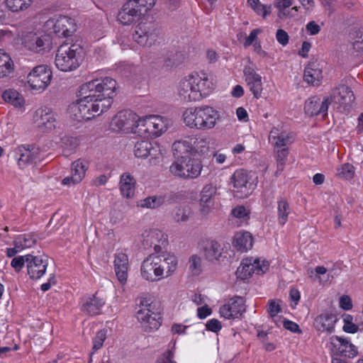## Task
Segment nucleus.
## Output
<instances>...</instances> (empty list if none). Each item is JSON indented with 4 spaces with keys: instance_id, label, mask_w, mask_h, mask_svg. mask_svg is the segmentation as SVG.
<instances>
[{
    "instance_id": "7ed1b4c3",
    "label": "nucleus",
    "mask_w": 363,
    "mask_h": 363,
    "mask_svg": "<svg viewBox=\"0 0 363 363\" xmlns=\"http://www.w3.org/2000/svg\"><path fill=\"white\" fill-rule=\"evenodd\" d=\"M111 106L110 99L99 104L97 100L94 101L80 97L68 106L67 111L70 117L76 121H89L107 111Z\"/></svg>"
},
{
    "instance_id": "39448f33",
    "label": "nucleus",
    "mask_w": 363,
    "mask_h": 363,
    "mask_svg": "<svg viewBox=\"0 0 363 363\" xmlns=\"http://www.w3.org/2000/svg\"><path fill=\"white\" fill-rule=\"evenodd\" d=\"M172 150L177 153H189L203 158L211 154L209 140L205 137L195 135H188L175 141L172 145Z\"/></svg>"
},
{
    "instance_id": "8fccbe9b",
    "label": "nucleus",
    "mask_w": 363,
    "mask_h": 363,
    "mask_svg": "<svg viewBox=\"0 0 363 363\" xmlns=\"http://www.w3.org/2000/svg\"><path fill=\"white\" fill-rule=\"evenodd\" d=\"M189 269L194 276H198L203 271L202 259L197 255H191L189 259Z\"/></svg>"
},
{
    "instance_id": "3c124183",
    "label": "nucleus",
    "mask_w": 363,
    "mask_h": 363,
    "mask_svg": "<svg viewBox=\"0 0 363 363\" xmlns=\"http://www.w3.org/2000/svg\"><path fill=\"white\" fill-rule=\"evenodd\" d=\"M16 245L23 250L25 248L31 247L35 245L36 240L32 234L20 235L16 240Z\"/></svg>"
},
{
    "instance_id": "f03ea898",
    "label": "nucleus",
    "mask_w": 363,
    "mask_h": 363,
    "mask_svg": "<svg viewBox=\"0 0 363 363\" xmlns=\"http://www.w3.org/2000/svg\"><path fill=\"white\" fill-rule=\"evenodd\" d=\"M182 119L190 129L207 131L216 127L220 121V114L211 106L200 105L186 108L182 113Z\"/></svg>"
},
{
    "instance_id": "f704fd0d",
    "label": "nucleus",
    "mask_w": 363,
    "mask_h": 363,
    "mask_svg": "<svg viewBox=\"0 0 363 363\" xmlns=\"http://www.w3.org/2000/svg\"><path fill=\"white\" fill-rule=\"evenodd\" d=\"M1 97L3 100L21 111L26 110V101L21 93L15 89H8L4 91Z\"/></svg>"
},
{
    "instance_id": "e433bc0d",
    "label": "nucleus",
    "mask_w": 363,
    "mask_h": 363,
    "mask_svg": "<svg viewBox=\"0 0 363 363\" xmlns=\"http://www.w3.org/2000/svg\"><path fill=\"white\" fill-rule=\"evenodd\" d=\"M303 77L308 84L318 86L323 79L322 69L316 62H309L305 68Z\"/></svg>"
},
{
    "instance_id": "13d9d810",
    "label": "nucleus",
    "mask_w": 363,
    "mask_h": 363,
    "mask_svg": "<svg viewBox=\"0 0 363 363\" xmlns=\"http://www.w3.org/2000/svg\"><path fill=\"white\" fill-rule=\"evenodd\" d=\"M106 338V333L105 330H101L97 332L96 335L93 339V352H91V355L102 347Z\"/></svg>"
},
{
    "instance_id": "423d86ee",
    "label": "nucleus",
    "mask_w": 363,
    "mask_h": 363,
    "mask_svg": "<svg viewBox=\"0 0 363 363\" xmlns=\"http://www.w3.org/2000/svg\"><path fill=\"white\" fill-rule=\"evenodd\" d=\"M202 169L201 162L190 156L179 157L169 166L172 175L185 179L197 178Z\"/></svg>"
},
{
    "instance_id": "338daca9",
    "label": "nucleus",
    "mask_w": 363,
    "mask_h": 363,
    "mask_svg": "<svg viewBox=\"0 0 363 363\" xmlns=\"http://www.w3.org/2000/svg\"><path fill=\"white\" fill-rule=\"evenodd\" d=\"M261 33L262 30L260 28L253 29L243 42L244 47L247 48L251 45H253L255 42H256L255 40L257 38L258 35Z\"/></svg>"
},
{
    "instance_id": "dca6fc26",
    "label": "nucleus",
    "mask_w": 363,
    "mask_h": 363,
    "mask_svg": "<svg viewBox=\"0 0 363 363\" xmlns=\"http://www.w3.org/2000/svg\"><path fill=\"white\" fill-rule=\"evenodd\" d=\"M56 113L46 106L38 108L34 113L33 121L36 126L43 132L54 130L57 124Z\"/></svg>"
},
{
    "instance_id": "e2e57ef3",
    "label": "nucleus",
    "mask_w": 363,
    "mask_h": 363,
    "mask_svg": "<svg viewBox=\"0 0 363 363\" xmlns=\"http://www.w3.org/2000/svg\"><path fill=\"white\" fill-rule=\"evenodd\" d=\"M277 167L279 170H283L285 164V161L288 156L287 148H277Z\"/></svg>"
},
{
    "instance_id": "5fc2aeb1",
    "label": "nucleus",
    "mask_w": 363,
    "mask_h": 363,
    "mask_svg": "<svg viewBox=\"0 0 363 363\" xmlns=\"http://www.w3.org/2000/svg\"><path fill=\"white\" fill-rule=\"evenodd\" d=\"M293 4V0H275L274 6L279 11V16L281 17H294V14H290V12L286 11V9L289 8Z\"/></svg>"
},
{
    "instance_id": "6ab92c4d",
    "label": "nucleus",
    "mask_w": 363,
    "mask_h": 363,
    "mask_svg": "<svg viewBox=\"0 0 363 363\" xmlns=\"http://www.w3.org/2000/svg\"><path fill=\"white\" fill-rule=\"evenodd\" d=\"M141 277L147 281L155 282L162 280L156 254L150 255L142 262L140 267Z\"/></svg>"
},
{
    "instance_id": "de8ad7c7",
    "label": "nucleus",
    "mask_w": 363,
    "mask_h": 363,
    "mask_svg": "<svg viewBox=\"0 0 363 363\" xmlns=\"http://www.w3.org/2000/svg\"><path fill=\"white\" fill-rule=\"evenodd\" d=\"M354 167L350 163H345L340 165L336 169L335 175L344 180H350L354 176Z\"/></svg>"
},
{
    "instance_id": "a19ab883",
    "label": "nucleus",
    "mask_w": 363,
    "mask_h": 363,
    "mask_svg": "<svg viewBox=\"0 0 363 363\" xmlns=\"http://www.w3.org/2000/svg\"><path fill=\"white\" fill-rule=\"evenodd\" d=\"M120 190L123 197L131 198L134 196L135 180L129 173H124L120 178Z\"/></svg>"
},
{
    "instance_id": "2eb2a0df",
    "label": "nucleus",
    "mask_w": 363,
    "mask_h": 363,
    "mask_svg": "<svg viewBox=\"0 0 363 363\" xmlns=\"http://www.w3.org/2000/svg\"><path fill=\"white\" fill-rule=\"evenodd\" d=\"M45 28L59 37H67L75 30L74 21L66 16H55L48 20Z\"/></svg>"
},
{
    "instance_id": "f8f14e48",
    "label": "nucleus",
    "mask_w": 363,
    "mask_h": 363,
    "mask_svg": "<svg viewBox=\"0 0 363 363\" xmlns=\"http://www.w3.org/2000/svg\"><path fill=\"white\" fill-rule=\"evenodd\" d=\"M24 48L34 53L43 54L50 50L52 40L50 35L42 32H29L23 37Z\"/></svg>"
},
{
    "instance_id": "9d476101",
    "label": "nucleus",
    "mask_w": 363,
    "mask_h": 363,
    "mask_svg": "<svg viewBox=\"0 0 363 363\" xmlns=\"http://www.w3.org/2000/svg\"><path fill=\"white\" fill-rule=\"evenodd\" d=\"M52 73L48 66L42 65L33 68L27 76V83L30 89L43 92L50 84Z\"/></svg>"
},
{
    "instance_id": "ddd939ff",
    "label": "nucleus",
    "mask_w": 363,
    "mask_h": 363,
    "mask_svg": "<svg viewBox=\"0 0 363 363\" xmlns=\"http://www.w3.org/2000/svg\"><path fill=\"white\" fill-rule=\"evenodd\" d=\"M132 36L133 40L143 47L152 46L157 38L153 23L147 19L138 22Z\"/></svg>"
},
{
    "instance_id": "aec40b11",
    "label": "nucleus",
    "mask_w": 363,
    "mask_h": 363,
    "mask_svg": "<svg viewBox=\"0 0 363 363\" xmlns=\"http://www.w3.org/2000/svg\"><path fill=\"white\" fill-rule=\"evenodd\" d=\"M156 257L160 264V270L162 279L172 277L177 270L178 257L172 252H160L156 254Z\"/></svg>"
},
{
    "instance_id": "412c9836",
    "label": "nucleus",
    "mask_w": 363,
    "mask_h": 363,
    "mask_svg": "<svg viewBox=\"0 0 363 363\" xmlns=\"http://www.w3.org/2000/svg\"><path fill=\"white\" fill-rule=\"evenodd\" d=\"M245 311L243 298L235 296L220 306L219 313L221 317L225 319H235L240 317Z\"/></svg>"
},
{
    "instance_id": "9b49d317",
    "label": "nucleus",
    "mask_w": 363,
    "mask_h": 363,
    "mask_svg": "<svg viewBox=\"0 0 363 363\" xmlns=\"http://www.w3.org/2000/svg\"><path fill=\"white\" fill-rule=\"evenodd\" d=\"M269 267V263L265 259L259 257H247L243 259L240 267L236 271L238 278L245 280L249 279L253 274H262Z\"/></svg>"
},
{
    "instance_id": "052dcab7",
    "label": "nucleus",
    "mask_w": 363,
    "mask_h": 363,
    "mask_svg": "<svg viewBox=\"0 0 363 363\" xmlns=\"http://www.w3.org/2000/svg\"><path fill=\"white\" fill-rule=\"evenodd\" d=\"M155 363H177L174 360V351L167 350L157 358Z\"/></svg>"
},
{
    "instance_id": "4c0bfd02",
    "label": "nucleus",
    "mask_w": 363,
    "mask_h": 363,
    "mask_svg": "<svg viewBox=\"0 0 363 363\" xmlns=\"http://www.w3.org/2000/svg\"><path fill=\"white\" fill-rule=\"evenodd\" d=\"M337 317L332 313L325 312L318 315L314 320L315 328L321 332H332L334 329Z\"/></svg>"
},
{
    "instance_id": "0eeeda50",
    "label": "nucleus",
    "mask_w": 363,
    "mask_h": 363,
    "mask_svg": "<svg viewBox=\"0 0 363 363\" xmlns=\"http://www.w3.org/2000/svg\"><path fill=\"white\" fill-rule=\"evenodd\" d=\"M135 317L145 332L150 333L157 330L162 323L160 313L146 298L140 301Z\"/></svg>"
},
{
    "instance_id": "a18cd8bd",
    "label": "nucleus",
    "mask_w": 363,
    "mask_h": 363,
    "mask_svg": "<svg viewBox=\"0 0 363 363\" xmlns=\"http://www.w3.org/2000/svg\"><path fill=\"white\" fill-rule=\"evenodd\" d=\"M165 201L164 196H152L138 201V206L145 208H156L161 206Z\"/></svg>"
},
{
    "instance_id": "774afa93",
    "label": "nucleus",
    "mask_w": 363,
    "mask_h": 363,
    "mask_svg": "<svg viewBox=\"0 0 363 363\" xmlns=\"http://www.w3.org/2000/svg\"><path fill=\"white\" fill-rule=\"evenodd\" d=\"M276 39L282 46H286L289 41L288 33L283 29H278L276 33Z\"/></svg>"
},
{
    "instance_id": "4d7b16f0",
    "label": "nucleus",
    "mask_w": 363,
    "mask_h": 363,
    "mask_svg": "<svg viewBox=\"0 0 363 363\" xmlns=\"http://www.w3.org/2000/svg\"><path fill=\"white\" fill-rule=\"evenodd\" d=\"M30 254L26 255H19L14 257L11 262V266L14 269L16 272H20L23 268L25 264H28Z\"/></svg>"
},
{
    "instance_id": "393cba45",
    "label": "nucleus",
    "mask_w": 363,
    "mask_h": 363,
    "mask_svg": "<svg viewBox=\"0 0 363 363\" xmlns=\"http://www.w3.org/2000/svg\"><path fill=\"white\" fill-rule=\"evenodd\" d=\"M48 265V259L43 256L30 255L27 264V273L30 279L38 280L46 272Z\"/></svg>"
},
{
    "instance_id": "c756f323",
    "label": "nucleus",
    "mask_w": 363,
    "mask_h": 363,
    "mask_svg": "<svg viewBox=\"0 0 363 363\" xmlns=\"http://www.w3.org/2000/svg\"><path fill=\"white\" fill-rule=\"evenodd\" d=\"M113 267L117 279L122 285L127 282L129 270L128 257L122 252H116L113 257Z\"/></svg>"
},
{
    "instance_id": "bf43d9fd",
    "label": "nucleus",
    "mask_w": 363,
    "mask_h": 363,
    "mask_svg": "<svg viewBox=\"0 0 363 363\" xmlns=\"http://www.w3.org/2000/svg\"><path fill=\"white\" fill-rule=\"evenodd\" d=\"M189 217V210L186 208L178 207L175 209L173 218L177 222H185Z\"/></svg>"
},
{
    "instance_id": "603ef678",
    "label": "nucleus",
    "mask_w": 363,
    "mask_h": 363,
    "mask_svg": "<svg viewBox=\"0 0 363 363\" xmlns=\"http://www.w3.org/2000/svg\"><path fill=\"white\" fill-rule=\"evenodd\" d=\"M62 145L69 150H74L80 144L81 138L78 136L65 135L61 139Z\"/></svg>"
},
{
    "instance_id": "a878e982",
    "label": "nucleus",
    "mask_w": 363,
    "mask_h": 363,
    "mask_svg": "<svg viewBox=\"0 0 363 363\" xmlns=\"http://www.w3.org/2000/svg\"><path fill=\"white\" fill-rule=\"evenodd\" d=\"M250 172H248L244 169H238L235 170L231 176L230 181L233 185L235 191L236 192H241L244 194L240 196V197L247 196L250 194L249 189L252 185L250 183Z\"/></svg>"
},
{
    "instance_id": "5701e85b",
    "label": "nucleus",
    "mask_w": 363,
    "mask_h": 363,
    "mask_svg": "<svg viewBox=\"0 0 363 363\" xmlns=\"http://www.w3.org/2000/svg\"><path fill=\"white\" fill-rule=\"evenodd\" d=\"M243 73L247 86L254 98L259 99L263 91L262 77L250 66H245Z\"/></svg>"
},
{
    "instance_id": "4be33fe9",
    "label": "nucleus",
    "mask_w": 363,
    "mask_h": 363,
    "mask_svg": "<svg viewBox=\"0 0 363 363\" xmlns=\"http://www.w3.org/2000/svg\"><path fill=\"white\" fill-rule=\"evenodd\" d=\"M89 169V162L84 159L79 158L72 163L71 175L62 180L63 185H75L80 183L85 177Z\"/></svg>"
},
{
    "instance_id": "c03bdc74",
    "label": "nucleus",
    "mask_w": 363,
    "mask_h": 363,
    "mask_svg": "<svg viewBox=\"0 0 363 363\" xmlns=\"http://www.w3.org/2000/svg\"><path fill=\"white\" fill-rule=\"evenodd\" d=\"M33 0H4V4L8 11L12 13H20L30 7Z\"/></svg>"
},
{
    "instance_id": "72a5a7b5",
    "label": "nucleus",
    "mask_w": 363,
    "mask_h": 363,
    "mask_svg": "<svg viewBox=\"0 0 363 363\" xmlns=\"http://www.w3.org/2000/svg\"><path fill=\"white\" fill-rule=\"evenodd\" d=\"M329 104L328 98H325L323 101H320L317 97H311L305 103V112L311 116L318 114L325 116L327 114Z\"/></svg>"
},
{
    "instance_id": "ea45409f",
    "label": "nucleus",
    "mask_w": 363,
    "mask_h": 363,
    "mask_svg": "<svg viewBox=\"0 0 363 363\" xmlns=\"http://www.w3.org/2000/svg\"><path fill=\"white\" fill-rule=\"evenodd\" d=\"M96 83L100 84V88L98 91L103 94V99H110L113 97V94L116 88V82L111 77H104L101 79H95Z\"/></svg>"
},
{
    "instance_id": "6e6d98bb",
    "label": "nucleus",
    "mask_w": 363,
    "mask_h": 363,
    "mask_svg": "<svg viewBox=\"0 0 363 363\" xmlns=\"http://www.w3.org/2000/svg\"><path fill=\"white\" fill-rule=\"evenodd\" d=\"M281 303L280 300H269L267 312L273 320L277 324V315L281 312Z\"/></svg>"
},
{
    "instance_id": "c85d7f7f",
    "label": "nucleus",
    "mask_w": 363,
    "mask_h": 363,
    "mask_svg": "<svg viewBox=\"0 0 363 363\" xmlns=\"http://www.w3.org/2000/svg\"><path fill=\"white\" fill-rule=\"evenodd\" d=\"M143 240L147 245H154L156 253L167 245V235L158 229H150L143 233Z\"/></svg>"
},
{
    "instance_id": "bb28decb",
    "label": "nucleus",
    "mask_w": 363,
    "mask_h": 363,
    "mask_svg": "<svg viewBox=\"0 0 363 363\" xmlns=\"http://www.w3.org/2000/svg\"><path fill=\"white\" fill-rule=\"evenodd\" d=\"M135 2L128 0L118 11L117 19L123 25H130L135 21L145 20L134 6Z\"/></svg>"
},
{
    "instance_id": "49530a36",
    "label": "nucleus",
    "mask_w": 363,
    "mask_h": 363,
    "mask_svg": "<svg viewBox=\"0 0 363 363\" xmlns=\"http://www.w3.org/2000/svg\"><path fill=\"white\" fill-rule=\"evenodd\" d=\"M250 8L259 16L267 18L272 12L271 5L262 4L259 0H247Z\"/></svg>"
},
{
    "instance_id": "09e8293b",
    "label": "nucleus",
    "mask_w": 363,
    "mask_h": 363,
    "mask_svg": "<svg viewBox=\"0 0 363 363\" xmlns=\"http://www.w3.org/2000/svg\"><path fill=\"white\" fill-rule=\"evenodd\" d=\"M135 2L134 6L138 11L139 14L146 19V16L152 10L156 4V0H131Z\"/></svg>"
},
{
    "instance_id": "6e6552de",
    "label": "nucleus",
    "mask_w": 363,
    "mask_h": 363,
    "mask_svg": "<svg viewBox=\"0 0 363 363\" xmlns=\"http://www.w3.org/2000/svg\"><path fill=\"white\" fill-rule=\"evenodd\" d=\"M168 120L157 115H150L140 118L138 116L135 133L144 137L157 138L167 131Z\"/></svg>"
},
{
    "instance_id": "20e7f679",
    "label": "nucleus",
    "mask_w": 363,
    "mask_h": 363,
    "mask_svg": "<svg viewBox=\"0 0 363 363\" xmlns=\"http://www.w3.org/2000/svg\"><path fill=\"white\" fill-rule=\"evenodd\" d=\"M82 48L77 44H63L57 49L55 63L57 68L62 72L77 69L82 62Z\"/></svg>"
},
{
    "instance_id": "864d4df0",
    "label": "nucleus",
    "mask_w": 363,
    "mask_h": 363,
    "mask_svg": "<svg viewBox=\"0 0 363 363\" xmlns=\"http://www.w3.org/2000/svg\"><path fill=\"white\" fill-rule=\"evenodd\" d=\"M342 318L344 323L342 329L345 333L354 334L358 331L359 327L353 323L352 315L345 313Z\"/></svg>"
},
{
    "instance_id": "0e129e2a",
    "label": "nucleus",
    "mask_w": 363,
    "mask_h": 363,
    "mask_svg": "<svg viewBox=\"0 0 363 363\" xmlns=\"http://www.w3.org/2000/svg\"><path fill=\"white\" fill-rule=\"evenodd\" d=\"M207 330L218 333L222 328L221 323L216 318L208 320L206 323Z\"/></svg>"
},
{
    "instance_id": "2f4dec72",
    "label": "nucleus",
    "mask_w": 363,
    "mask_h": 363,
    "mask_svg": "<svg viewBox=\"0 0 363 363\" xmlns=\"http://www.w3.org/2000/svg\"><path fill=\"white\" fill-rule=\"evenodd\" d=\"M330 342L337 352L345 357L353 358L358 353L357 347L345 338L333 336L330 338Z\"/></svg>"
},
{
    "instance_id": "f3484780",
    "label": "nucleus",
    "mask_w": 363,
    "mask_h": 363,
    "mask_svg": "<svg viewBox=\"0 0 363 363\" xmlns=\"http://www.w3.org/2000/svg\"><path fill=\"white\" fill-rule=\"evenodd\" d=\"M329 99L330 104H334L337 108L349 111L354 101V96L351 89L345 85H340L333 90Z\"/></svg>"
},
{
    "instance_id": "f257e3e1",
    "label": "nucleus",
    "mask_w": 363,
    "mask_h": 363,
    "mask_svg": "<svg viewBox=\"0 0 363 363\" xmlns=\"http://www.w3.org/2000/svg\"><path fill=\"white\" fill-rule=\"evenodd\" d=\"M214 88L215 84L209 74L203 71H194L179 80L177 92L184 101L196 102L208 96Z\"/></svg>"
},
{
    "instance_id": "37998d69",
    "label": "nucleus",
    "mask_w": 363,
    "mask_h": 363,
    "mask_svg": "<svg viewBox=\"0 0 363 363\" xmlns=\"http://www.w3.org/2000/svg\"><path fill=\"white\" fill-rule=\"evenodd\" d=\"M14 70V65L9 55L0 50V78L11 75Z\"/></svg>"
},
{
    "instance_id": "cd10ccee",
    "label": "nucleus",
    "mask_w": 363,
    "mask_h": 363,
    "mask_svg": "<svg viewBox=\"0 0 363 363\" xmlns=\"http://www.w3.org/2000/svg\"><path fill=\"white\" fill-rule=\"evenodd\" d=\"M217 194V187L213 184H206L200 192L199 211L207 215L213 206V199Z\"/></svg>"
},
{
    "instance_id": "79ce46f5",
    "label": "nucleus",
    "mask_w": 363,
    "mask_h": 363,
    "mask_svg": "<svg viewBox=\"0 0 363 363\" xmlns=\"http://www.w3.org/2000/svg\"><path fill=\"white\" fill-rule=\"evenodd\" d=\"M277 203V221L280 225L284 226L287 223L292 210L289 201L285 198H279Z\"/></svg>"
},
{
    "instance_id": "69168bd1",
    "label": "nucleus",
    "mask_w": 363,
    "mask_h": 363,
    "mask_svg": "<svg viewBox=\"0 0 363 363\" xmlns=\"http://www.w3.org/2000/svg\"><path fill=\"white\" fill-rule=\"evenodd\" d=\"M339 306L345 311H350L353 307L352 298L348 295H342L339 298Z\"/></svg>"
},
{
    "instance_id": "58836bf2",
    "label": "nucleus",
    "mask_w": 363,
    "mask_h": 363,
    "mask_svg": "<svg viewBox=\"0 0 363 363\" xmlns=\"http://www.w3.org/2000/svg\"><path fill=\"white\" fill-rule=\"evenodd\" d=\"M269 140L275 148H286L293 142V137L291 133H279V129L274 127L270 131Z\"/></svg>"
},
{
    "instance_id": "1a4fd4ad",
    "label": "nucleus",
    "mask_w": 363,
    "mask_h": 363,
    "mask_svg": "<svg viewBox=\"0 0 363 363\" xmlns=\"http://www.w3.org/2000/svg\"><path fill=\"white\" fill-rule=\"evenodd\" d=\"M164 153L165 150L156 142L140 140L136 142L134 146L135 157L138 158L150 157L149 162L151 165L159 164L162 160Z\"/></svg>"
},
{
    "instance_id": "c9c22d12",
    "label": "nucleus",
    "mask_w": 363,
    "mask_h": 363,
    "mask_svg": "<svg viewBox=\"0 0 363 363\" xmlns=\"http://www.w3.org/2000/svg\"><path fill=\"white\" fill-rule=\"evenodd\" d=\"M223 247L216 240H206L202 243L201 250L208 261H218L222 256Z\"/></svg>"
},
{
    "instance_id": "4468645a",
    "label": "nucleus",
    "mask_w": 363,
    "mask_h": 363,
    "mask_svg": "<svg viewBox=\"0 0 363 363\" xmlns=\"http://www.w3.org/2000/svg\"><path fill=\"white\" fill-rule=\"evenodd\" d=\"M138 116L129 110L119 111L112 119L110 127L116 132L137 130Z\"/></svg>"
},
{
    "instance_id": "473e14b6",
    "label": "nucleus",
    "mask_w": 363,
    "mask_h": 363,
    "mask_svg": "<svg viewBox=\"0 0 363 363\" xmlns=\"http://www.w3.org/2000/svg\"><path fill=\"white\" fill-rule=\"evenodd\" d=\"M100 84L96 83L95 79L89 81L79 87V96L91 101H96L99 104L104 102L103 94L98 91V89L100 88Z\"/></svg>"
},
{
    "instance_id": "a211bd4d",
    "label": "nucleus",
    "mask_w": 363,
    "mask_h": 363,
    "mask_svg": "<svg viewBox=\"0 0 363 363\" xmlns=\"http://www.w3.org/2000/svg\"><path fill=\"white\" fill-rule=\"evenodd\" d=\"M39 154V148L33 145H21L13 150V157L21 169L33 164L38 159Z\"/></svg>"
},
{
    "instance_id": "b1692460",
    "label": "nucleus",
    "mask_w": 363,
    "mask_h": 363,
    "mask_svg": "<svg viewBox=\"0 0 363 363\" xmlns=\"http://www.w3.org/2000/svg\"><path fill=\"white\" fill-rule=\"evenodd\" d=\"M105 303V299L99 296L98 293L85 296L82 298L81 311L91 316L96 315L101 313Z\"/></svg>"
},
{
    "instance_id": "680f3d73",
    "label": "nucleus",
    "mask_w": 363,
    "mask_h": 363,
    "mask_svg": "<svg viewBox=\"0 0 363 363\" xmlns=\"http://www.w3.org/2000/svg\"><path fill=\"white\" fill-rule=\"evenodd\" d=\"M232 214L234 217L247 220L250 218V211L243 206H238L232 210Z\"/></svg>"
},
{
    "instance_id": "7c9ffc66",
    "label": "nucleus",
    "mask_w": 363,
    "mask_h": 363,
    "mask_svg": "<svg viewBox=\"0 0 363 363\" xmlns=\"http://www.w3.org/2000/svg\"><path fill=\"white\" fill-rule=\"evenodd\" d=\"M254 238L248 231L240 230L234 234L232 240L233 247L240 252H247L253 247Z\"/></svg>"
}]
</instances>
